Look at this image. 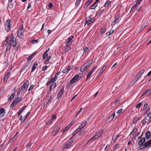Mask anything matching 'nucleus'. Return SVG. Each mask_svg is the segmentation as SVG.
Instances as JSON below:
<instances>
[{"instance_id":"2f4dec72","label":"nucleus","mask_w":151,"mask_h":151,"mask_svg":"<svg viewBox=\"0 0 151 151\" xmlns=\"http://www.w3.org/2000/svg\"><path fill=\"white\" fill-rule=\"evenodd\" d=\"M111 3V1H107L104 4V6L105 7L108 6Z\"/></svg>"},{"instance_id":"c85d7f7f","label":"nucleus","mask_w":151,"mask_h":151,"mask_svg":"<svg viewBox=\"0 0 151 151\" xmlns=\"http://www.w3.org/2000/svg\"><path fill=\"white\" fill-rule=\"evenodd\" d=\"M93 73L91 72V71H89L87 74V76L86 77V80H87L88 79L89 77H90V76H91V75Z\"/></svg>"},{"instance_id":"20e7f679","label":"nucleus","mask_w":151,"mask_h":151,"mask_svg":"<svg viewBox=\"0 0 151 151\" xmlns=\"http://www.w3.org/2000/svg\"><path fill=\"white\" fill-rule=\"evenodd\" d=\"M22 98L21 97H17L16 98L13 100L11 104V107H14L17 105L19 101H21Z\"/></svg>"},{"instance_id":"ea45409f","label":"nucleus","mask_w":151,"mask_h":151,"mask_svg":"<svg viewBox=\"0 0 151 151\" xmlns=\"http://www.w3.org/2000/svg\"><path fill=\"white\" fill-rule=\"evenodd\" d=\"M73 68L72 66L70 65H69L68 66V68H67V70L68 71H69L70 70Z\"/></svg>"},{"instance_id":"4d7b16f0","label":"nucleus","mask_w":151,"mask_h":151,"mask_svg":"<svg viewBox=\"0 0 151 151\" xmlns=\"http://www.w3.org/2000/svg\"><path fill=\"white\" fill-rule=\"evenodd\" d=\"M146 121L145 119H143L141 121L142 124L143 125H145L146 123Z\"/></svg>"},{"instance_id":"69168bd1","label":"nucleus","mask_w":151,"mask_h":151,"mask_svg":"<svg viewBox=\"0 0 151 151\" xmlns=\"http://www.w3.org/2000/svg\"><path fill=\"white\" fill-rule=\"evenodd\" d=\"M148 106V104L147 103L145 104L143 108V110H145V109H146Z\"/></svg>"},{"instance_id":"c03bdc74","label":"nucleus","mask_w":151,"mask_h":151,"mask_svg":"<svg viewBox=\"0 0 151 151\" xmlns=\"http://www.w3.org/2000/svg\"><path fill=\"white\" fill-rule=\"evenodd\" d=\"M137 128H135L133 131L131 132V134H132V135H133L135 133L137 132Z\"/></svg>"},{"instance_id":"72a5a7b5","label":"nucleus","mask_w":151,"mask_h":151,"mask_svg":"<svg viewBox=\"0 0 151 151\" xmlns=\"http://www.w3.org/2000/svg\"><path fill=\"white\" fill-rule=\"evenodd\" d=\"M24 109V108H20V110L19 111V112L18 113V116H19L22 113V112L23 111Z\"/></svg>"},{"instance_id":"5701e85b","label":"nucleus","mask_w":151,"mask_h":151,"mask_svg":"<svg viewBox=\"0 0 151 151\" xmlns=\"http://www.w3.org/2000/svg\"><path fill=\"white\" fill-rule=\"evenodd\" d=\"M97 4L96 3H94L93 4L90 6V9H94L97 6Z\"/></svg>"},{"instance_id":"e433bc0d","label":"nucleus","mask_w":151,"mask_h":151,"mask_svg":"<svg viewBox=\"0 0 151 151\" xmlns=\"http://www.w3.org/2000/svg\"><path fill=\"white\" fill-rule=\"evenodd\" d=\"M114 32V30H110L109 32H107L106 33V35L107 36H109L112 34Z\"/></svg>"},{"instance_id":"6e6d98bb","label":"nucleus","mask_w":151,"mask_h":151,"mask_svg":"<svg viewBox=\"0 0 151 151\" xmlns=\"http://www.w3.org/2000/svg\"><path fill=\"white\" fill-rule=\"evenodd\" d=\"M142 0H137L136 1V3L138 5H139L141 2L142 1Z\"/></svg>"},{"instance_id":"9d476101","label":"nucleus","mask_w":151,"mask_h":151,"mask_svg":"<svg viewBox=\"0 0 151 151\" xmlns=\"http://www.w3.org/2000/svg\"><path fill=\"white\" fill-rule=\"evenodd\" d=\"M87 63H85V65L82 66L80 68V70L81 72H83L85 71L89 67L88 65H87Z\"/></svg>"},{"instance_id":"052dcab7","label":"nucleus","mask_w":151,"mask_h":151,"mask_svg":"<svg viewBox=\"0 0 151 151\" xmlns=\"http://www.w3.org/2000/svg\"><path fill=\"white\" fill-rule=\"evenodd\" d=\"M50 56H49L48 57H47V59H46L45 63H47V62H48V61H49L50 60Z\"/></svg>"},{"instance_id":"774afa93","label":"nucleus","mask_w":151,"mask_h":151,"mask_svg":"<svg viewBox=\"0 0 151 151\" xmlns=\"http://www.w3.org/2000/svg\"><path fill=\"white\" fill-rule=\"evenodd\" d=\"M68 72L69 71H68L67 69H64L62 71L63 73H68Z\"/></svg>"},{"instance_id":"680f3d73","label":"nucleus","mask_w":151,"mask_h":151,"mask_svg":"<svg viewBox=\"0 0 151 151\" xmlns=\"http://www.w3.org/2000/svg\"><path fill=\"white\" fill-rule=\"evenodd\" d=\"M119 147V144L117 143L116 145L114 147V150H116V149L118 148V147Z\"/></svg>"},{"instance_id":"f03ea898","label":"nucleus","mask_w":151,"mask_h":151,"mask_svg":"<svg viewBox=\"0 0 151 151\" xmlns=\"http://www.w3.org/2000/svg\"><path fill=\"white\" fill-rule=\"evenodd\" d=\"M79 76L78 75H76L70 80V83L67 84V87H70L71 86V84L75 83L80 80L79 78Z\"/></svg>"},{"instance_id":"79ce46f5","label":"nucleus","mask_w":151,"mask_h":151,"mask_svg":"<svg viewBox=\"0 0 151 151\" xmlns=\"http://www.w3.org/2000/svg\"><path fill=\"white\" fill-rule=\"evenodd\" d=\"M48 55V54L46 52H44L43 54V58L45 59L46 58V57H47Z\"/></svg>"},{"instance_id":"b1692460","label":"nucleus","mask_w":151,"mask_h":151,"mask_svg":"<svg viewBox=\"0 0 151 151\" xmlns=\"http://www.w3.org/2000/svg\"><path fill=\"white\" fill-rule=\"evenodd\" d=\"M118 18H117L111 23V25H114L118 22Z\"/></svg>"},{"instance_id":"4468645a","label":"nucleus","mask_w":151,"mask_h":151,"mask_svg":"<svg viewBox=\"0 0 151 151\" xmlns=\"http://www.w3.org/2000/svg\"><path fill=\"white\" fill-rule=\"evenodd\" d=\"M73 37H74L72 35L70 36L66 40L65 42L71 45L73 42Z\"/></svg>"},{"instance_id":"49530a36","label":"nucleus","mask_w":151,"mask_h":151,"mask_svg":"<svg viewBox=\"0 0 151 151\" xmlns=\"http://www.w3.org/2000/svg\"><path fill=\"white\" fill-rule=\"evenodd\" d=\"M11 45L9 44V43H8L6 48V51H8L10 49Z\"/></svg>"},{"instance_id":"603ef678","label":"nucleus","mask_w":151,"mask_h":151,"mask_svg":"<svg viewBox=\"0 0 151 151\" xmlns=\"http://www.w3.org/2000/svg\"><path fill=\"white\" fill-rule=\"evenodd\" d=\"M14 94H12L11 96L10 97V98H9V99L10 100H12L13 98H14Z\"/></svg>"},{"instance_id":"aec40b11","label":"nucleus","mask_w":151,"mask_h":151,"mask_svg":"<svg viewBox=\"0 0 151 151\" xmlns=\"http://www.w3.org/2000/svg\"><path fill=\"white\" fill-rule=\"evenodd\" d=\"M38 66V64L37 62L36 63H35L32 67V70L31 71V73L32 72H33L35 70V69Z\"/></svg>"},{"instance_id":"a211bd4d","label":"nucleus","mask_w":151,"mask_h":151,"mask_svg":"<svg viewBox=\"0 0 151 151\" xmlns=\"http://www.w3.org/2000/svg\"><path fill=\"white\" fill-rule=\"evenodd\" d=\"M146 139L145 137H143L140 141L138 142V144L140 146H142V145L144 142L145 141Z\"/></svg>"},{"instance_id":"473e14b6","label":"nucleus","mask_w":151,"mask_h":151,"mask_svg":"<svg viewBox=\"0 0 151 151\" xmlns=\"http://www.w3.org/2000/svg\"><path fill=\"white\" fill-rule=\"evenodd\" d=\"M93 60H89L87 63H87V65H88V66L89 67H90V65H91L92 63Z\"/></svg>"},{"instance_id":"bf43d9fd","label":"nucleus","mask_w":151,"mask_h":151,"mask_svg":"<svg viewBox=\"0 0 151 151\" xmlns=\"http://www.w3.org/2000/svg\"><path fill=\"white\" fill-rule=\"evenodd\" d=\"M97 66H95L91 70V71L92 72V73L95 70L96 68H97Z\"/></svg>"},{"instance_id":"37998d69","label":"nucleus","mask_w":151,"mask_h":151,"mask_svg":"<svg viewBox=\"0 0 151 151\" xmlns=\"http://www.w3.org/2000/svg\"><path fill=\"white\" fill-rule=\"evenodd\" d=\"M106 28L105 27L103 28L101 30V33L102 34H104L105 32Z\"/></svg>"},{"instance_id":"7ed1b4c3","label":"nucleus","mask_w":151,"mask_h":151,"mask_svg":"<svg viewBox=\"0 0 151 151\" xmlns=\"http://www.w3.org/2000/svg\"><path fill=\"white\" fill-rule=\"evenodd\" d=\"M11 20L10 19H8L5 22V30L7 32H9L10 29L12 24L11 22Z\"/></svg>"},{"instance_id":"4c0bfd02","label":"nucleus","mask_w":151,"mask_h":151,"mask_svg":"<svg viewBox=\"0 0 151 151\" xmlns=\"http://www.w3.org/2000/svg\"><path fill=\"white\" fill-rule=\"evenodd\" d=\"M139 5H138L136 3L134 4L133 6H132V7L131 8V10L132 11L133 9L135 8L136 7L138 6Z\"/></svg>"},{"instance_id":"f8f14e48","label":"nucleus","mask_w":151,"mask_h":151,"mask_svg":"<svg viewBox=\"0 0 151 151\" xmlns=\"http://www.w3.org/2000/svg\"><path fill=\"white\" fill-rule=\"evenodd\" d=\"M60 127H58V126H56L52 132V134L53 136H55L60 129Z\"/></svg>"},{"instance_id":"412c9836","label":"nucleus","mask_w":151,"mask_h":151,"mask_svg":"<svg viewBox=\"0 0 151 151\" xmlns=\"http://www.w3.org/2000/svg\"><path fill=\"white\" fill-rule=\"evenodd\" d=\"M64 48L65 50L62 52L63 53H65V52H68L71 49L70 47H64Z\"/></svg>"},{"instance_id":"9b49d317","label":"nucleus","mask_w":151,"mask_h":151,"mask_svg":"<svg viewBox=\"0 0 151 151\" xmlns=\"http://www.w3.org/2000/svg\"><path fill=\"white\" fill-rule=\"evenodd\" d=\"M64 92V88H62L60 89L58 92V95L57 96V98L59 99L62 96Z\"/></svg>"},{"instance_id":"2eb2a0df","label":"nucleus","mask_w":151,"mask_h":151,"mask_svg":"<svg viewBox=\"0 0 151 151\" xmlns=\"http://www.w3.org/2000/svg\"><path fill=\"white\" fill-rule=\"evenodd\" d=\"M11 74V73L9 72H8L5 75L4 79V81L5 82H6L8 78H9Z\"/></svg>"},{"instance_id":"1a4fd4ad","label":"nucleus","mask_w":151,"mask_h":151,"mask_svg":"<svg viewBox=\"0 0 151 151\" xmlns=\"http://www.w3.org/2000/svg\"><path fill=\"white\" fill-rule=\"evenodd\" d=\"M29 85V82L28 81H26L23 84L22 87H21V88H23L25 90H27L28 88V86Z\"/></svg>"},{"instance_id":"dca6fc26","label":"nucleus","mask_w":151,"mask_h":151,"mask_svg":"<svg viewBox=\"0 0 151 151\" xmlns=\"http://www.w3.org/2000/svg\"><path fill=\"white\" fill-rule=\"evenodd\" d=\"M95 20V19H92L90 20H86L85 24H87L88 25H89L91 24Z\"/></svg>"},{"instance_id":"6ab92c4d","label":"nucleus","mask_w":151,"mask_h":151,"mask_svg":"<svg viewBox=\"0 0 151 151\" xmlns=\"http://www.w3.org/2000/svg\"><path fill=\"white\" fill-rule=\"evenodd\" d=\"M107 68L106 65H104L100 70V72H99L98 76H99L102 73V72L106 69Z\"/></svg>"},{"instance_id":"f704fd0d","label":"nucleus","mask_w":151,"mask_h":151,"mask_svg":"<svg viewBox=\"0 0 151 151\" xmlns=\"http://www.w3.org/2000/svg\"><path fill=\"white\" fill-rule=\"evenodd\" d=\"M82 0H77L75 3L76 6H78Z\"/></svg>"},{"instance_id":"423d86ee","label":"nucleus","mask_w":151,"mask_h":151,"mask_svg":"<svg viewBox=\"0 0 151 151\" xmlns=\"http://www.w3.org/2000/svg\"><path fill=\"white\" fill-rule=\"evenodd\" d=\"M151 145V140H149L147 142H146L144 145L140 146L141 149L145 148L147 147H150Z\"/></svg>"},{"instance_id":"e2e57ef3","label":"nucleus","mask_w":151,"mask_h":151,"mask_svg":"<svg viewBox=\"0 0 151 151\" xmlns=\"http://www.w3.org/2000/svg\"><path fill=\"white\" fill-rule=\"evenodd\" d=\"M52 97L51 96L50 97H49L47 98V101H48L47 102V103H49L50 102V100L52 99Z\"/></svg>"},{"instance_id":"0e129e2a","label":"nucleus","mask_w":151,"mask_h":151,"mask_svg":"<svg viewBox=\"0 0 151 151\" xmlns=\"http://www.w3.org/2000/svg\"><path fill=\"white\" fill-rule=\"evenodd\" d=\"M56 118V116L55 115L53 114L52 115L51 119H52V120H53L55 119Z\"/></svg>"},{"instance_id":"c9c22d12","label":"nucleus","mask_w":151,"mask_h":151,"mask_svg":"<svg viewBox=\"0 0 151 151\" xmlns=\"http://www.w3.org/2000/svg\"><path fill=\"white\" fill-rule=\"evenodd\" d=\"M80 130L79 129L77 128L74 131L73 133V135H75L78 132H79Z\"/></svg>"},{"instance_id":"de8ad7c7","label":"nucleus","mask_w":151,"mask_h":151,"mask_svg":"<svg viewBox=\"0 0 151 151\" xmlns=\"http://www.w3.org/2000/svg\"><path fill=\"white\" fill-rule=\"evenodd\" d=\"M145 70L144 69H142L138 73L139 74H141L142 76V74L145 72Z\"/></svg>"},{"instance_id":"a18cd8bd","label":"nucleus","mask_w":151,"mask_h":151,"mask_svg":"<svg viewBox=\"0 0 151 151\" xmlns=\"http://www.w3.org/2000/svg\"><path fill=\"white\" fill-rule=\"evenodd\" d=\"M103 11H104L103 9H102V10H100L98 13H97L96 14V16H98L99 15V14H100L102 13L103 12Z\"/></svg>"},{"instance_id":"f3484780","label":"nucleus","mask_w":151,"mask_h":151,"mask_svg":"<svg viewBox=\"0 0 151 151\" xmlns=\"http://www.w3.org/2000/svg\"><path fill=\"white\" fill-rule=\"evenodd\" d=\"M5 111V110L3 108L0 109V117H2L4 116Z\"/></svg>"},{"instance_id":"39448f33","label":"nucleus","mask_w":151,"mask_h":151,"mask_svg":"<svg viewBox=\"0 0 151 151\" xmlns=\"http://www.w3.org/2000/svg\"><path fill=\"white\" fill-rule=\"evenodd\" d=\"M73 142V140L66 142L63 147V149L68 148L70 147L71 146V145L72 144Z\"/></svg>"},{"instance_id":"5fc2aeb1","label":"nucleus","mask_w":151,"mask_h":151,"mask_svg":"<svg viewBox=\"0 0 151 151\" xmlns=\"http://www.w3.org/2000/svg\"><path fill=\"white\" fill-rule=\"evenodd\" d=\"M33 58V57H32V55H31L27 58V60L28 61H29L31 60Z\"/></svg>"},{"instance_id":"f257e3e1","label":"nucleus","mask_w":151,"mask_h":151,"mask_svg":"<svg viewBox=\"0 0 151 151\" xmlns=\"http://www.w3.org/2000/svg\"><path fill=\"white\" fill-rule=\"evenodd\" d=\"M9 43L12 45L16 50L18 49V47L16 46V40L15 38L14 37V35L13 34H11V35Z\"/></svg>"},{"instance_id":"a878e982","label":"nucleus","mask_w":151,"mask_h":151,"mask_svg":"<svg viewBox=\"0 0 151 151\" xmlns=\"http://www.w3.org/2000/svg\"><path fill=\"white\" fill-rule=\"evenodd\" d=\"M115 116V112H114V113H113V114L112 115H111L110 116H109L108 119H110V120H111L113 119V118H114V117Z\"/></svg>"},{"instance_id":"bb28decb","label":"nucleus","mask_w":151,"mask_h":151,"mask_svg":"<svg viewBox=\"0 0 151 151\" xmlns=\"http://www.w3.org/2000/svg\"><path fill=\"white\" fill-rule=\"evenodd\" d=\"M26 119V117H25V116L23 117L22 115L20 116L19 118V119L22 121H22H24Z\"/></svg>"},{"instance_id":"cd10ccee","label":"nucleus","mask_w":151,"mask_h":151,"mask_svg":"<svg viewBox=\"0 0 151 151\" xmlns=\"http://www.w3.org/2000/svg\"><path fill=\"white\" fill-rule=\"evenodd\" d=\"M120 136V135H118L116 136V137H114V136H113V137H112V139L114 141V142H115V141L116 139H117Z\"/></svg>"},{"instance_id":"0eeeda50","label":"nucleus","mask_w":151,"mask_h":151,"mask_svg":"<svg viewBox=\"0 0 151 151\" xmlns=\"http://www.w3.org/2000/svg\"><path fill=\"white\" fill-rule=\"evenodd\" d=\"M24 32V31L23 28L19 29L17 33L18 37L20 38H22Z\"/></svg>"},{"instance_id":"7c9ffc66","label":"nucleus","mask_w":151,"mask_h":151,"mask_svg":"<svg viewBox=\"0 0 151 151\" xmlns=\"http://www.w3.org/2000/svg\"><path fill=\"white\" fill-rule=\"evenodd\" d=\"M87 122L86 121H84L81 124V125L83 127H84L85 125L87 124Z\"/></svg>"},{"instance_id":"c756f323","label":"nucleus","mask_w":151,"mask_h":151,"mask_svg":"<svg viewBox=\"0 0 151 151\" xmlns=\"http://www.w3.org/2000/svg\"><path fill=\"white\" fill-rule=\"evenodd\" d=\"M61 72L60 71L58 72V73H56L55 74L54 78L56 80H57V78H58V76L60 73Z\"/></svg>"},{"instance_id":"6e6552de","label":"nucleus","mask_w":151,"mask_h":151,"mask_svg":"<svg viewBox=\"0 0 151 151\" xmlns=\"http://www.w3.org/2000/svg\"><path fill=\"white\" fill-rule=\"evenodd\" d=\"M141 74H139L138 73L136 76V77L134 78L133 80L131 82V84H134L136 82H137L141 76Z\"/></svg>"},{"instance_id":"4be33fe9","label":"nucleus","mask_w":151,"mask_h":151,"mask_svg":"<svg viewBox=\"0 0 151 151\" xmlns=\"http://www.w3.org/2000/svg\"><path fill=\"white\" fill-rule=\"evenodd\" d=\"M151 133L150 131L147 132L145 134V136L147 139H149L150 138Z\"/></svg>"},{"instance_id":"58836bf2","label":"nucleus","mask_w":151,"mask_h":151,"mask_svg":"<svg viewBox=\"0 0 151 151\" xmlns=\"http://www.w3.org/2000/svg\"><path fill=\"white\" fill-rule=\"evenodd\" d=\"M56 86V83L55 82H53L50 86L52 87L53 88L55 87Z\"/></svg>"},{"instance_id":"a19ab883","label":"nucleus","mask_w":151,"mask_h":151,"mask_svg":"<svg viewBox=\"0 0 151 151\" xmlns=\"http://www.w3.org/2000/svg\"><path fill=\"white\" fill-rule=\"evenodd\" d=\"M92 1V0H88L86 3L88 6L91 4Z\"/></svg>"},{"instance_id":"8fccbe9b","label":"nucleus","mask_w":151,"mask_h":151,"mask_svg":"<svg viewBox=\"0 0 151 151\" xmlns=\"http://www.w3.org/2000/svg\"><path fill=\"white\" fill-rule=\"evenodd\" d=\"M122 111H123V109H119L117 112V114L118 115L120 114L121 113H122Z\"/></svg>"},{"instance_id":"338daca9","label":"nucleus","mask_w":151,"mask_h":151,"mask_svg":"<svg viewBox=\"0 0 151 151\" xmlns=\"http://www.w3.org/2000/svg\"><path fill=\"white\" fill-rule=\"evenodd\" d=\"M32 144L31 143H29L27 145V148L28 149H29L32 146Z\"/></svg>"},{"instance_id":"3c124183","label":"nucleus","mask_w":151,"mask_h":151,"mask_svg":"<svg viewBox=\"0 0 151 151\" xmlns=\"http://www.w3.org/2000/svg\"><path fill=\"white\" fill-rule=\"evenodd\" d=\"M142 105V102H140L136 106V108H139L140 106Z\"/></svg>"},{"instance_id":"13d9d810","label":"nucleus","mask_w":151,"mask_h":151,"mask_svg":"<svg viewBox=\"0 0 151 151\" xmlns=\"http://www.w3.org/2000/svg\"><path fill=\"white\" fill-rule=\"evenodd\" d=\"M48 66H45L43 67L42 68V71H45L47 69Z\"/></svg>"},{"instance_id":"864d4df0","label":"nucleus","mask_w":151,"mask_h":151,"mask_svg":"<svg viewBox=\"0 0 151 151\" xmlns=\"http://www.w3.org/2000/svg\"><path fill=\"white\" fill-rule=\"evenodd\" d=\"M55 79L54 78H51V79H50V82H55L56 81Z\"/></svg>"},{"instance_id":"393cba45","label":"nucleus","mask_w":151,"mask_h":151,"mask_svg":"<svg viewBox=\"0 0 151 151\" xmlns=\"http://www.w3.org/2000/svg\"><path fill=\"white\" fill-rule=\"evenodd\" d=\"M73 122H71L70 123L68 124V125L65 128V130H65L66 131H67L68 130V129H69L70 128V127L73 124Z\"/></svg>"},{"instance_id":"ddd939ff","label":"nucleus","mask_w":151,"mask_h":151,"mask_svg":"<svg viewBox=\"0 0 151 151\" xmlns=\"http://www.w3.org/2000/svg\"><path fill=\"white\" fill-rule=\"evenodd\" d=\"M102 132H99L98 133V134L94 135L93 136L91 139L90 140H95L98 138H99V137H101L102 134Z\"/></svg>"},{"instance_id":"09e8293b","label":"nucleus","mask_w":151,"mask_h":151,"mask_svg":"<svg viewBox=\"0 0 151 151\" xmlns=\"http://www.w3.org/2000/svg\"><path fill=\"white\" fill-rule=\"evenodd\" d=\"M22 90V88H19L18 89V91L17 93V96H18L19 95L21 90Z\"/></svg>"}]
</instances>
